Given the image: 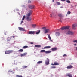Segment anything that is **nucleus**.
I'll return each mask as SVG.
<instances>
[{"label":"nucleus","instance_id":"42","mask_svg":"<svg viewBox=\"0 0 77 77\" xmlns=\"http://www.w3.org/2000/svg\"><path fill=\"white\" fill-rule=\"evenodd\" d=\"M30 44H33V42H31L30 43Z\"/></svg>","mask_w":77,"mask_h":77},{"label":"nucleus","instance_id":"46","mask_svg":"<svg viewBox=\"0 0 77 77\" xmlns=\"http://www.w3.org/2000/svg\"><path fill=\"white\" fill-rule=\"evenodd\" d=\"M76 50H77V47H76Z\"/></svg>","mask_w":77,"mask_h":77},{"label":"nucleus","instance_id":"43","mask_svg":"<svg viewBox=\"0 0 77 77\" xmlns=\"http://www.w3.org/2000/svg\"><path fill=\"white\" fill-rule=\"evenodd\" d=\"M66 0H61V1H62V2H63L64 1H65Z\"/></svg>","mask_w":77,"mask_h":77},{"label":"nucleus","instance_id":"32","mask_svg":"<svg viewBox=\"0 0 77 77\" xmlns=\"http://www.w3.org/2000/svg\"><path fill=\"white\" fill-rule=\"evenodd\" d=\"M73 42H76L77 44V40H75Z\"/></svg>","mask_w":77,"mask_h":77},{"label":"nucleus","instance_id":"14","mask_svg":"<svg viewBox=\"0 0 77 77\" xmlns=\"http://www.w3.org/2000/svg\"><path fill=\"white\" fill-rule=\"evenodd\" d=\"M18 29H19V30L22 31H24V28H23L19 27Z\"/></svg>","mask_w":77,"mask_h":77},{"label":"nucleus","instance_id":"38","mask_svg":"<svg viewBox=\"0 0 77 77\" xmlns=\"http://www.w3.org/2000/svg\"><path fill=\"white\" fill-rule=\"evenodd\" d=\"M23 20H22L21 22V23H20V24H22V23H23Z\"/></svg>","mask_w":77,"mask_h":77},{"label":"nucleus","instance_id":"35","mask_svg":"<svg viewBox=\"0 0 77 77\" xmlns=\"http://www.w3.org/2000/svg\"><path fill=\"white\" fill-rule=\"evenodd\" d=\"M59 21L61 23H62V20H61V18L60 19V20H59Z\"/></svg>","mask_w":77,"mask_h":77},{"label":"nucleus","instance_id":"23","mask_svg":"<svg viewBox=\"0 0 77 77\" xmlns=\"http://www.w3.org/2000/svg\"><path fill=\"white\" fill-rule=\"evenodd\" d=\"M42 63V61H41L38 62L37 63L38 64H40V63Z\"/></svg>","mask_w":77,"mask_h":77},{"label":"nucleus","instance_id":"36","mask_svg":"<svg viewBox=\"0 0 77 77\" xmlns=\"http://www.w3.org/2000/svg\"><path fill=\"white\" fill-rule=\"evenodd\" d=\"M51 68H56V67H55V66H52V67H51Z\"/></svg>","mask_w":77,"mask_h":77},{"label":"nucleus","instance_id":"44","mask_svg":"<svg viewBox=\"0 0 77 77\" xmlns=\"http://www.w3.org/2000/svg\"><path fill=\"white\" fill-rule=\"evenodd\" d=\"M15 36H13V38H15Z\"/></svg>","mask_w":77,"mask_h":77},{"label":"nucleus","instance_id":"21","mask_svg":"<svg viewBox=\"0 0 77 77\" xmlns=\"http://www.w3.org/2000/svg\"><path fill=\"white\" fill-rule=\"evenodd\" d=\"M48 38L49 39V40L51 41H52V40L51 39V37H50V35H48Z\"/></svg>","mask_w":77,"mask_h":77},{"label":"nucleus","instance_id":"5","mask_svg":"<svg viewBox=\"0 0 77 77\" xmlns=\"http://www.w3.org/2000/svg\"><path fill=\"white\" fill-rule=\"evenodd\" d=\"M13 52V51L12 50H9V51H6L5 52V54H10V53H12Z\"/></svg>","mask_w":77,"mask_h":77},{"label":"nucleus","instance_id":"41","mask_svg":"<svg viewBox=\"0 0 77 77\" xmlns=\"http://www.w3.org/2000/svg\"><path fill=\"white\" fill-rule=\"evenodd\" d=\"M51 65H55L54 63V64L52 63Z\"/></svg>","mask_w":77,"mask_h":77},{"label":"nucleus","instance_id":"37","mask_svg":"<svg viewBox=\"0 0 77 77\" xmlns=\"http://www.w3.org/2000/svg\"><path fill=\"white\" fill-rule=\"evenodd\" d=\"M31 1L30 0H29L28 1V3H31Z\"/></svg>","mask_w":77,"mask_h":77},{"label":"nucleus","instance_id":"8","mask_svg":"<svg viewBox=\"0 0 77 77\" xmlns=\"http://www.w3.org/2000/svg\"><path fill=\"white\" fill-rule=\"evenodd\" d=\"M28 34L29 35H34L35 34V31H29Z\"/></svg>","mask_w":77,"mask_h":77},{"label":"nucleus","instance_id":"9","mask_svg":"<svg viewBox=\"0 0 77 77\" xmlns=\"http://www.w3.org/2000/svg\"><path fill=\"white\" fill-rule=\"evenodd\" d=\"M50 62V60L48 58H47V60L45 62L46 65H48L49 64V62Z\"/></svg>","mask_w":77,"mask_h":77},{"label":"nucleus","instance_id":"34","mask_svg":"<svg viewBox=\"0 0 77 77\" xmlns=\"http://www.w3.org/2000/svg\"><path fill=\"white\" fill-rule=\"evenodd\" d=\"M27 66H25L23 67V68H27Z\"/></svg>","mask_w":77,"mask_h":77},{"label":"nucleus","instance_id":"3","mask_svg":"<svg viewBox=\"0 0 77 77\" xmlns=\"http://www.w3.org/2000/svg\"><path fill=\"white\" fill-rule=\"evenodd\" d=\"M69 28V26H67L64 27H62L61 28V29L62 30H66V29H68Z\"/></svg>","mask_w":77,"mask_h":77},{"label":"nucleus","instance_id":"24","mask_svg":"<svg viewBox=\"0 0 77 77\" xmlns=\"http://www.w3.org/2000/svg\"><path fill=\"white\" fill-rule=\"evenodd\" d=\"M40 52H41V53H42V52H44L45 53V50H42L40 51Z\"/></svg>","mask_w":77,"mask_h":77},{"label":"nucleus","instance_id":"15","mask_svg":"<svg viewBox=\"0 0 77 77\" xmlns=\"http://www.w3.org/2000/svg\"><path fill=\"white\" fill-rule=\"evenodd\" d=\"M55 35L56 36H59L60 35V33L59 32H57L56 33Z\"/></svg>","mask_w":77,"mask_h":77},{"label":"nucleus","instance_id":"6","mask_svg":"<svg viewBox=\"0 0 77 77\" xmlns=\"http://www.w3.org/2000/svg\"><path fill=\"white\" fill-rule=\"evenodd\" d=\"M77 26V24H73L72 25V28L74 30H75L76 27Z\"/></svg>","mask_w":77,"mask_h":77},{"label":"nucleus","instance_id":"13","mask_svg":"<svg viewBox=\"0 0 77 77\" xmlns=\"http://www.w3.org/2000/svg\"><path fill=\"white\" fill-rule=\"evenodd\" d=\"M51 48V46H45L44 47V48H42V49H47L48 48Z\"/></svg>","mask_w":77,"mask_h":77},{"label":"nucleus","instance_id":"19","mask_svg":"<svg viewBox=\"0 0 77 77\" xmlns=\"http://www.w3.org/2000/svg\"><path fill=\"white\" fill-rule=\"evenodd\" d=\"M54 63L55 65H59V63H58L56 61H55L54 62Z\"/></svg>","mask_w":77,"mask_h":77},{"label":"nucleus","instance_id":"1","mask_svg":"<svg viewBox=\"0 0 77 77\" xmlns=\"http://www.w3.org/2000/svg\"><path fill=\"white\" fill-rule=\"evenodd\" d=\"M42 29H44V30L45 31H43V32H44L45 34L47 33H48L50 32V29H46V27H42Z\"/></svg>","mask_w":77,"mask_h":77},{"label":"nucleus","instance_id":"45","mask_svg":"<svg viewBox=\"0 0 77 77\" xmlns=\"http://www.w3.org/2000/svg\"><path fill=\"white\" fill-rule=\"evenodd\" d=\"M74 45L76 46V45H77V44H74Z\"/></svg>","mask_w":77,"mask_h":77},{"label":"nucleus","instance_id":"16","mask_svg":"<svg viewBox=\"0 0 77 77\" xmlns=\"http://www.w3.org/2000/svg\"><path fill=\"white\" fill-rule=\"evenodd\" d=\"M51 52V51H45V53L46 54H48V53H50Z\"/></svg>","mask_w":77,"mask_h":77},{"label":"nucleus","instance_id":"10","mask_svg":"<svg viewBox=\"0 0 77 77\" xmlns=\"http://www.w3.org/2000/svg\"><path fill=\"white\" fill-rule=\"evenodd\" d=\"M66 68L67 69H71V68H73V66L72 65H70L67 66Z\"/></svg>","mask_w":77,"mask_h":77},{"label":"nucleus","instance_id":"17","mask_svg":"<svg viewBox=\"0 0 77 77\" xmlns=\"http://www.w3.org/2000/svg\"><path fill=\"white\" fill-rule=\"evenodd\" d=\"M27 54V53H25L23 54H21V57L23 56H26V55Z\"/></svg>","mask_w":77,"mask_h":77},{"label":"nucleus","instance_id":"26","mask_svg":"<svg viewBox=\"0 0 77 77\" xmlns=\"http://www.w3.org/2000/svg\"><path fill=\"white\" fill-rule=\"evenodd\" d=\"M28 48V46H24L23 47V48L25 49V48Z\"/></svg>","mask_w":77,"mask_h":77},{"label":"nucleus","instance_id":"12","mask_svg":"<svg viewBox=\"0 0 77 77\" xmlns=\"http://www.w3.org/2000/svg\"><path fill=\"white\" fill-rule=\"evenodd\" d=\"M57 48H56V47L53 48L51 49L52 51H56V50H57Z\"/></svg>","mask_w":77,"mask_h":77},{"label":"nucleus","instance_id":"20","mask_svg":"<svg viewBox=\"0 0 77 77\" xmlns=\"http://www.w3.org/2000/svg\"><path fill=\"white\" fill-rule=\"evenodd\" d=\"M35 47L39 48V47H41V46L39 45H35Z\"/></svg>","mask_w":77,"mask_h":77},{"label":"nucleus","instance_id":"4","mask_svg":"<svg viewBox=\"0 0 77 77\" xmlns=\"http://www.w3.org/2000/svg\"><path fill=\"white\" fill-rule=\"evenodd\" d=\"M32 12H33V11H32V10H30L29 13H28L27 14V15L26 17H30V15H32Z\"/></svg>","mask_w":77,"mask_h":77},{"label":"nucleus","instance_id":"2","mask_svg":"<svg viewBox=\"0 0 77 77\" xmlns=\"http://www.w3.org/2000/svg\"><path fill=\"white\" fill-rule=\"evenodd\" d=\"M65 32L66 35H72L74 34V32L72 31H70L69 30Z\"/></svg>","mask_w":77,"mask_h":77},{"label":"nucleus","instance_id":"31","mask_svg":"<svg viewBox=\"0 0 77 77\" xmlns=\"http://www.w3.org/2000/svg\"><path fill=\"white\" fill-rule=\"evenodd\" d=\"M26 17V16L24 15L23 16V18H22V20L23 21V20H24V19Z\"/></svg>","mask_w":77,"mask_h":77},{"label":"nucleus","instance_id":"18","mask_svg":"<svg viewBox=\"0 0 77 77\" xmlns=\"http://www.w3.org/2000/svg\"><path fill=\"white\" fill-rule=\"evenodd\" d=\"M32 26L33 28H35L36 26V24H32Z\"/></svg>","mask_w":77,"mask_h":77},{"label":"nucleus","instance_id":"29","mask_svg":"<svg viewBox=\"0 0 77 77\" xmlns=\"http://www.w3.org/2000/svg\"><path fill=\"white\" fill-rule=\"evenodd\" d=\"M56 3H57V4L58 5H60V3L59 2H56Z\"/></svg>","mask_w":77,"mask_h":77},{"label":"nucleus","instance_id":"33","mask_svg":"<svg viewBox=\"0 0 77 77\" xmlns=\"http://www.w3.org/2000/svg\"><path fill=\"white\" fill-rule=\"evenodd\" d=\"M59 17H62V15L60 14H59L58 15Z\"/></svg>","mask_w":77,"mask_h":77},{"label":"nucleus","instance_id":"25","mask_svg":"<svg viewBox=\"0 0 77 77\" xmlns=\"http://www.w3.org/2000/svg\"><path fill=\"white\" fill-rule=\"evenodd\" d=\"M16 77H23L22 75H16Z\"/></svg>","mask_w":77,"mask_h":77},{"label":"nucleus","instance_id":"30","mask_svg":"<svg viewBox=\"0 0 77 77\" xmlns=\"http://www.w3.org/2000/svg\"><path fill=\"white\" fill-rule=\"evenodd\" d=\"M66 2L67 3H71V1H70L69 0H67Z\"/></svg>","mask_w":77,"mask_h":77},{"label":"nucleus","instance_id":"28","mask_svg":"<svg viewBox=\"0 0 77 77\" xmlns=\"http://www.w3.org/2000/svg\"><path fill=\"white\" fill-rule=\"evenodd\" d=\"M40 32H41V31H40V30H39L38 32H36V35H38V34H39V33H40Z\"/></svg>","mask_w":77,"mask_h":77},{"label":"nucleus","instance_id":"39","mask_svg":"<svg viewBox=\"0 0 77 77\" xmlns=\"http://www.w3.org/2000/svg\"><path fill=\"white\" fill-rule=\"evenodd\" d=\"M63 57H64L65 56H66V54H64L63 55Z\"/></svg>","mask_w":77,"mask_h":77},{"label":"nucleus","instance_id":"22","mask_svg":"<svg viewBox=\"0 0 77 77\" xmlns=\"http://www.w3.org/2000/svg\"><path fill=\"white\" fill-rule=\"evenodd\" d=\"M18 52H23V49H20L18 51Z\"/></svg>","mask_w":77,"mask_h":77},{"label":"nucleus","instance_id":"40","mask_svg":"<svg viewBox=\"0 0 77 77\" xmlns=\"http://www.w3.org/2000/svg\"><path fill=\"white\" fill-rule=\"evenodd\" d=\"M50 17H52V14H50Z\"/></svg>","mask_w":77,"mask_h":77},{"label":"nucleus","instance_id":"27","mask_svg":"<svg viewBox=\"0 0 77 77\" xmlns=\"http://www.w3.org/2000/svg\"><path fill=\"white\" fill-rule=\"evenodd\" d=\"M70 14H71V12H70V11H68L67 13V15H69Z\"/></svg>","mask_w":77,"mask_h":77},{"label":"nucleus","instance_id":"7","mask_svg":"<svg viewBox=\"0 0 77 77\" xmlns=\"http://www.w3.org/2000/svg\"><path fill=\"white\" fill-rule=\"evenodd\" d=\"M28 6L30 9H35V6L34 5H29Z\"/></svg>","mask_w":77,"mask_h":77},{"label":"nucleus","instance_id":"47","mask_svg":"<svg viewBox=\"0 0 77 77\" xmlns=\"http://www.w3.org/2000/svg\"><path fill=\"white\" fill-rule=\"evenodd\" d=\"M52 2H54V0H52Z\"/></svg>","mask_w":77,"mask_h":77},{"label":"nucleus","instance_id":"11","mask_svg":"<svg viewBox=\"0 0 77 77\" xmlns=\"http://www.w3.org/2000/svg\"><path fill=\"white\" fill-rule=\"evenodd\" d=\"M26 19L27 21H30L31 20V17H26Z\"/></svg>","mask_w":77,"mask_h":77}]
</instances>
